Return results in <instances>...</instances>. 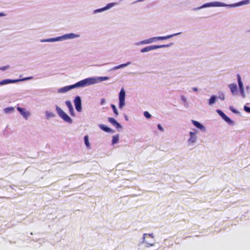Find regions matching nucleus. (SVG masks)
<instances>
[{"label":"nucleus","instance_id":"f257e3e1","mask_svg":"<svg viewBox=\"0 0 250 250\" xmlns=\"http://www.w3.org/2000/svg\"><path fill=\"white\" fill-rule=\"evenodd\" d=\"M97 80L95 78H88L80 81L74 84L62 87L59 90V92L64 93L77 87H84L97 83Z\"/></svg>","mask_w":250,"mask_h":250},{"label":"nucleus","instance_id":"f03ea898","mask_svg":"<svg viewBox=\"0 0 250 250\" xmlns=\"http://www.w3.org/2000/svg\"><path fill=\"white\" fill-rule=\"evenodd\" d=\"M56 110L59 116L64 121L70 124L72 123V120L70 117H69L61 108L57 106Z\"/></svg>","mask_w":250,"mask_h":250},{"label":"nucleus","instance_id":"7ed1b4c3","mask_svg":"<svg viewBox=\"0 0 250 250\" xmlns=\"http://www.w3.org/2000/svg\"><path fill=\"white\" fill-rule=\"evenodd\" d=\"M144 242L147 244V247H151L154 245V240L153 234L145 233L144 234Z\"/></svg>","mask_w":250,"mask_h":250},{"label":"nucleus","instance_id":"20e7f679","mask_svg":"<svg viewBox=\"0 0 250 250\" xmlns=\"http://www.w3.org/2000/svg\"><path fill=\"white\" fill-rule=\"evenodd\" d=\"M172 43L169 44H163L161 45H151V46H148L146 47H144V48L142 49L141 50V52L142 53L148 52L154 49H158L160 48H164V47H169L172 45Z\"/></svg>","mask_w":250,"mask_h":250},{"label":"nucleus","instance_id":"39448f33","mask_svg":"<svg viewBox=\"0 0 250 250\" xmlns=\"http://www.w3.org/2000/svg\"><path fill=\"white\" fill-rule=\"evenodd\" d=\"M125 92L122 89L119 93V107L122 108L125 104Z\"/></svg>","mask_w":250,"mask_h":250},{"label":"nucleus","instance_id":"423d86ee","mask_svg":"<svg viewBox=\"0 0 250 250\" xmlns=\"http://www.w3.org/2000/svg\"><path fill=\"white\" fill-rule=\"evenodd\" d=\"M76 109L78 112L82 111V102L80 97L77 96L74 100Z\"/></svg>","mask_w":250,"mask_h":250},{"label":"nucleus","instance_id":"0eeeda50","mask_svg":"<svg viewBox=\"0 0 250 250\" xmlns=\"http://www.w3.org/2000/svg\"><path fill=\"white\" fill-rule=\"evenodd\" d=\"M17 109L25 119H27L28 118L30 114L25 108L17 107Z\"/></svg>","mask_w":250,"mask_h":250},{"label":"nucleus","instance_id":"6e6552de","mask_svg":"<svg viewBox=\"0 0 250 250\" xmlns=\"http://www.w3.org/2000/svg\"><path fill=\"white\" fill-rule=\"evenodd\" d=\"M237 76L240 92L243 97H245V96L244 94V88L243 86V83L241 81V76L239 74H237Z\"/></svg>","mask_w":250,"mask_h":250},{"label":"nucleus","instance_id":"1a4fd4ad","mask_svg":"<svg viewBox=\"0 0 250 250\" xmlns=\"http://www.w3.org/2000/svg\"><path fill=\"white\" fill-rule=\"evenodd\" d=\"M190 135V138L188 140V142L189 144H192L196 142L197 137L196 132H189Z\"/></svg>","mask_w":250,"mask_h":250},{"label":"nucleus","instance_id":"9d476101","mask_svg":"<svg viewBox=\"0 0 250 250\" xmlns=\"http://www.w3.org/2000/svg\"><path fill=\"white\" fill-rule=\"evenodd\" d=\"M108 121L117 128H120L122 127L121 125L119 123H118L116 121V120L113 118L109 117L108 118Z\"/></svg>","mask_w":250,"mask_h":250},{"label":"nucleus","instance_id":"9b49d317","mask_svg":"<svg viewBox=\"0 0 250 250\" xmlns=\"http://www.w3.org/2000/svg\"><path fill=\"white\" fill-rule=\"evenodd\" d=\"M177 34H173V35H167L166 36H161V37H154L153 39H152V41H155L157 40H167L169 38H171V37H173L175 35H176Z\"/></svg>","mask_w":250,"mask_h":250},{"label":"nucleus","instance_id":"f8f14e48","mask_svg":"<svg viewBox=\"0 0 250 250\" xmlns=\"http://www.w3.org/2000/svg\"><path fill=\"white\" fill-rule=\"evenodd\" d=\"M65 104L69 109L70 115L72 116H75L74 109L71 102L70 101H66L65 102Z\"/></svg>","mask_w":250,"mask_h":250},{"label":"nucleus","instance_id":"ddd939ff","mask_svg":"<svg viewBox=\"0 0 250 250\" xmlns=\"http://www.w3.org/2000/svg\"><path fill=\"white\" fill-rule=\"evenodd\" d=\"M20 81V80H9V79L3 80L0 82V85H5V84H9L10 83H16V82H19Z\"/></svg>","mask_w":250,"mask_h":250},{"label":"nucleus","instance_id":"4468645a","mask_svg":"<svg viewBox=\"0 0 250 250\" xmlns=\"http://www.w3.org/2000/svg\"><path fill=\"white\" fill-rule=\"evenodd\" d=\"M99 127L103 130L106 132H113V131L110 128L104 125L103 124L99 125Z\"/></svg>","mask_w":250,"mask_h":250},{"label":"nucleus","instance_id":"2eb2a0df","mask_svg":"<svg viewBox=\"0 0 250 250\" xmlns=\"http://www.w3.org/2000/svg\"><path fill=\"white\" fill-rule=\"evenodd\" d=\"M218 112L225 121L228 123L231 122V120L222 111L219 110H218Z\"/></svg>","mask_w":250,"mask_h":250},{"label":"nucleus","instance_id":"dca6fc26","mask_svg":"<svg viewBox=\"0 0 250 250\" xmlns=\"http://www.w3.org/2000/svg\"><path fill=\"white\" fill-rule=\"evenodd\" d=\"M229 87L232 94H234L237 90V86L236 84L231 83L229 85Z\"/></svg>","mask_w":250,"mask_h":250},{"label":"nucleus","instance_id":"f3484780","mask_svg":"<svg viewBox=\"0 0 250 250\" xmlns=\"http://www.w3.org/2000/svg\"><path fill=\"white\" fill-rule=\"evenodd\" d=\"M192 123L197 128L202 130L204 129V126L201 125L200 123L197 121L192 120Z\"/></svg>","mask_w":250,"mask_h":250},{"label":"nucleus","instance_id":"a211bd4d","mask_svg":"<svg viewBox=\"0 0 250 250\" xmlns=\"http://www.w3.org/2000/svg\"><path fill=\"white\" fill-rule=\"evenodd\" d=\"M78 36H79V35H75L73 33H70V34L65 35L64 36V37H65V38H67V39H73L75 37H77Z\"/></svg>","mask_w":250,"mask_h":250},{"label":"nucleus","instance_id":"6ab92c4d","mask_svg":"<svg viewBox=\"0 0 250 250\" xmlns=\"http://www.w3.org/2000/svg\"><path fill=\"white\" fill-rule=\"evenodd\" d=\"M130 64V62H128L126 63H123V64H120L119 65H118V66H116L114 67V69L116 70V69H119V68H122V67H125L126 66H127L128 65Z\"/></svg>","mask_w":250,"mask_h":250},{"label":"nucleus","instance_id":"aec40b11","mask_svg":"<svg viewBox=\"0 0 250 250\" xmlns=\"http://www.w3.org/2000/svg\"><path fill=\"white\" fill-rule=\"evenodd\" d=\"M250 3V0H245L242 1H240L238 3L235 4V6H240L244 4H247Z\"/></svg>","mask_w":250,"mask_h":250},{"label":"nucleus","instance_id":"412c9836","mask_svg":"<svg viewBox=\"0 0 250 250\" xmlns=\"http://www.w3.org/2000/svg\"><path fill=\"white\" fill-rule=\"evenodd\" d=\"M84 140L85 144L86 146H87V147L89 148L90 146V143L89 142L88 136L87 135H85L84 136Z\"/></svg>","mask_w":250,"mask_h":250},{"label":"nucleus","instance_id":"4be33fe9","mask_svg":"<svg viewBox=\"0 0 250 250\" xmlns=\"http://www.w3.org/2000/svg\"><path fill=\"white\" fill-rule=\"evenodd\" d=\"M119 135H115L112 137V142L113 144L117 143L119 142Z\"/></svg>","mask_w":250,"mask_h":250},{"label":"nucleus","instance_id":"5701e85b","mask_svg":"<svg viewBox=\"0 0 250 250\" xmlns=\"http://www.w3.org/2000/svg\"><path fill=\"white\" fill-rule=\"evenodd\" d=\"M215 100H216V97L215 96H212L209 100V104H214L215 102Z\"/></svg>","mask_w":250,"mask_h":250},{"label":"nucleus","instance_id":"b1692460","mask_svg":"<svg viewBox=\"0 0 250 250\" xmlns=\"http://www.w3.org/2000/svg\"><path fill=\"white\" fill-rule=\"evenodd\" d=\"M111 107H112V109L113 110V112L115 113V115L116 116H118V114H119V113H118V110H117V108L116 107V106L115 105L112 104L111 105Z\"/></svg>","mask_w":250,"mask_h":250},{"label":"nucleus","instance_id":"393cba45","mask_svg":"<svg viewBox=\"0 0 250 250\" xmlns=\"http://www.w3.org/2000/svg\"><path fill=\"white\" fill-rule=\"evenodd\" d=\"M14 110V108L13 107H7L4 109V111L6 113H8L10 112L13 111Z\"/></svg>","mask_w":250,"mask_h":250},{"label":"nucleus","instance_id":"a878e982","mask_svg":"<svg viewBox=\"0 0 250 250\" xmlns=\"http://www.w3.org/2000/svg\"><path fill=\"white\" fill-rule=\"evenodd\" d=\"M144 116L147 119H149L151 118V115L147 112L145 111L144 113Z\"/></svg>","mask_w":250,"mask_h":250},{"label":"nucleus","instance_id":"bb28decb","mask_svg":"<svg viewBox=\"0 0 250 250\" xmlns=\"http://www.w3.org/2000/svg\"><path fill=\"white\" fill-rule=\"evenodd\" d=\"M108 78H109L107 77H101L98 78V79L100 81H104L107 80L108 79Z\"/></svg>","mask_w":250,"mask_h":250},{"label":"nucleus","instance_id":"cd10ccee","mask_svg":"<svg viewBox=\"0 0 250 250\" xmlns=\"http://www.w3.org/2000/svg\"><path fill=\"white\" fill-rule=\"evenodd\" d=\"M244 110L246 112H248V113H250V107H248V106H244Z\"/></svg>","mask_w":250,"mask_h":250},{"label":"nucleus","instance_id":"c85d7f7f","mask_svg":"<svg viewBox=\"0 0 250 250\" xmlns=\"http://www.w3.org/2000/svg\"><path fill=\"white\" fill-rule=\"evenodd\" d=\"M229 109L233 113H238V112L235 109H234L232 106H230L229 107Z\"/></svg>","mask_w":250,"mask_h":250},{"label":"nucleus","instance_id":"c756f323","mask_svg":"<svg viewBox=\"0 0 250 250\" xmlns=\"http://www.w3.org/2000/svg\"><path fill=\"white\" fill-rule=\"evenodd\" d=\"M219 99H220L222 100H225V96L223 94H221V95H220V96H219Z\"/></svg>","mask_w":250,"mask_h":250},{"label":"nucleus","instance_id":"7c9ffc66","mask_svg":"<svg viewBox=\"0 0 250 250\" xmlns=\"http://www.w3.org/2000/svg\"><path fill=\"white\" fill-rule=\"evenodd\" d=\"M158 128H159V130H160L161 131H164V129L163 128V127L161 126V125L159 124L158 125Z\"/></svg>","mask_w":250,"mask_h":250},{"label":"nucleus","instance_id":"2f4dec72","mask_svg":"<svg viewBox=\"0 0 250 250\" xmlns=\"http://www.w3.org/2000/svg\"><path fill=\"white\" fill-rule=\"evenodd\" d=\"M105 103V100L104 99H102L101 100V104H104Z\"/></svg>","mask_w":250,"mask_h":250},{"label":"nucleus","instance_id":"473e14b6","mask_svg":"<svg viewBox=\"0 0 250 250\" xmlns=\"http://www.w3.org/2000/svg\"><path fill=\"white\" fill-rule=\"evenodd\" d=\"M193 90L194 91H197V88L196 87H194L193 88Z\"/></svg>","mask_w":250,"mask_h":250},{"label":"nucleus","instance_id":"72a5a7b5","mask_svg":"<svg viewBox=\"0 0 250 250\" xmlns=\"http://www.w3.org/2000/svg\"><path fill=\"white\" fill-rule=\"evenodd\" d=\"M214 6H222L223 5L222 4H216V5H213Z\"/></svg>","mask_w":250,"mask_h":250},{"label":"nucleus","instance_id":"f704fd0d","mask_svg":"<svg viewBox=\"0 0 250 250\" xmlns=\"http://www.w3.org/2000/svg\"><path fill=\"white\" fill-rule=\"evenodd\" d=\"M48 41H55V40L52 39H50V40H48Z\"/></svg>","mask_w":250,"mask_h":250},{"label":"nucleus","instance_id":"c9c22d12","mask_svg":"<svg viewBox=\"0 0 250 250\" xmlns=\"http://www.w3.org/2000/svg\"><path fill=\"white\" fill-rule=\"evenodd\" d=\"M5 69H6V67H4L3 68H2V70H5Z\"/></svg>","mask_w":250,"mask_h":250}]
</instances>
